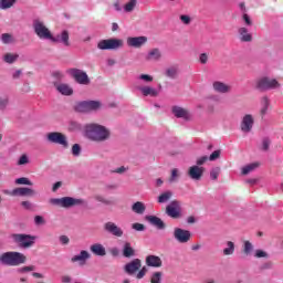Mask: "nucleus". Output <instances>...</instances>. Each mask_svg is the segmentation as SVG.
<instances>
[{"label": "nucleus", "mask_w": 283, "mask_h": 283, "mask_svg": "<svg viewBox=\"0 0 283 283\" xmlns=\"http://www.w3.org/2000/svg\"><path fill=\"white\" fill-rule=\"evenodd\" d=\"M34 222L35 224H45V220L41 216H35Z\"/></svg>", "instance_id": "69168bd1"}, {"label": "nucleus", "mask_w": 283, "mask_h": 283, "mask_svg": "<svg viewBox=\"0 0 283 283\" xmlns=\"http://www.w3.org/2000/svg\"><path fill=\"white\" fill-rule=\"evenodd\" d=\"M90 249L94 255H98L101 258L107 255V251L105 250V247H103V244L101 243H95L91 245Z\"/></svg>", "instance_id": "393cba45"}, {"label": "nucleus", "mask_w": 283, "mask_h": 283, "mask_svg": "<svg viewBox=\"0 0 283 283\" xmlns=\"http://www.w3.org/2000/svg\"><path fill=\"white\" fill-rule=\"evenodd\" d=\"M205 174V167L191 166L188 170V176L191 180H201Z\"/></svg>", "instance_id": "dca6fc26"}, {"label": "nucleus", "mask_w": 283, "mask_h": 283, "mask_svg": "<svg viewBox=\"0 0 283 283\" xmlns=\"http://www.w3.org/2000/svg\"><path fill=\"white\" fill-rule=\"evenodd\" d=\"M139 78H140L142 81H146L147 83H151V81H154V77H153L151 75H148V74H142V75L139 76Z\"/></svg>", "instance_id": "052dcab7"}, {"label": "nucleus", "mask_w": 283, "mask_h": 283, "mask_svg": "<svg viewBox=\"0 0 283 283\" xmlns=\"http://www.w3.org/2000/svg\"><path fill=\"white\" fill-rule=\"evenodd\" d=\"M145 43H147V39L145 36L127 39V45H129V48H142V45H145Z\"/></svg>", "instance_id": "4be33fe9"}, {"label": "nucleus", "mask_w": 283, "mask_h": 283, "mask_svg": "<svg viewBox=\"0 0 283 283\" xmlns=\"http://www.w3.org/2000/svg\"><path fill=\"white\" fill-rule=\"evenodd\" d=\"M147 275V268L144 266L138 270V273L136 274V280H143Z\"/></svg>", "instance_id": "c03bdc74"}, {"label": "nucleus", "mask_w": 283, "mask_h": 283, "mask_svg": "<svg viewBox=\"0 0 283 283\" xmlns=\"http://www.w3.org/2000/svg\"><path fill=\"white\" fill-rule=\"evenodd\" d=\"M270 105H271V101L269 99L268 96L261 97V109H260L261 116H266Z\"/></svg>", "instance_id": "bb28decb"}, {"label": "nucleus", "mask_w": 283, "mask_h": 283, "mask_svg": "<svg viewBox=\"0 0 283 283\" xmlns=\"http://www.w3.org/2000/svg\"><path fill=\"white\" fill-rule=\"evenodd\" d=\"M104 231H106V233H111V235H114L115 238H123L124 233L123 229L112 221L104 224Z\"/></svg>", "instance_id": "ddd939ff"}, {"label": "nucleus", "mask_w": 283, "mask_h": 283, "mask_svg": "<svg viewBox=\"0 0 283 283\" xmlns=\"http://www.w3.org/2000/svg\"><path fill=\"white\" fill-rule=\"evenodd\" d=\"M163 282V272H155L150 276V283H161Z\"/></svg>", "instance_id": "4c0bfd02"}, {"label": "nucleus", "mask_w": 283, "mask_h": 283, "mask_svg": "<svg viewBox=\"0 0 283 283\" xmlns=\"http://www.w3.org/2000/svg\"><path fill=\"white\" fill-rule=\"evenodd\" d=\"M163 59V52L160 49H153L148 52L146 61H160Z\"/></svg>", "instance_id": "a878e982"}, {"label": "nucleus", "mask_w": 283, "mask_h": 283, "mask_svg": "<svg viewBox=\"0 0 283 283\" xmlns=\"http://www.w3.org/2000/svg\"><path fill=\"white\" fill-rule=\"evenodd\" d=\"M172 114L176 116V118H184L185 120H189V118H191L189 111H187L180 106H174Z\"/></svg>", "instance_id": "412c9836"}, {"label": "nucleus", "mask_w": 283, "mask_h": 283, "mask_svg": "<svg viewBox=\"0 0 283 283\" xmlns=\"http://www.w3.org/2000/svg\"><path fill=\"white\" fill-rule=\"evenodd\" d=\"M11 238L20 249H30L31 247H34V240H36V237L23 233H13L11 234Z\"/></svg>", "instance_id": "20e7f679"}, {"label": "nucleus", "mask_w": 283, "mask_h": 283, "mask_svg": "<svg viewBox=\"0 0 283 283\" xmlns=\"http://www.w3.org/2000/svg\"><path fill=\"white\" fill-rule=\"evenodd\" d=\"M71 76H73L74 81H76V83L80 85H90V76H87V73L84 71L72 69Z\"/></svg>", "instance_id": "9b49d317"}, {"label": "nucleus", "mask_w": 283, "mask_h": 283, "mask_svg": "<svg viewBox=\"0 0 283 283\" xmlns=\"http://www.w3.org/2000/svg\"><path fill=\"white\" fill-rule=\"evenodd\" d=\"M18 59H19V54H17V53H6L3 55L4 63H9V64L15 63V61H18Z\"/></svg>", "instance_id": "473e14b6"}, {"label": "nucleus", "mask_w": 283, "mask_h": 283, "mask_svg": "<svg viewBox=\"0 0 283 283\" xmlns=\"http://www.w3.org/2000/svg\"><path fill=\"white\" fill-rule=\"evenodd\" d=\"M15 185H28L29 187H32L33 184L28 179V177H21L15 179Z\"/></svg>", "instance_id": "79ce46f5"}, {"label": "nucleus", "mask_w": 283, "mask_h": 283, "mask_svg": "<svg viewBox=\"0 0 283 283\" xmlns=\"http://www.w3.org/2000/svg\"><path fill=\"white\" fill-rule=\"evenodd\" d=\"M180 21H182L185 25H189V23H191V17L182 14L180 15Z\"/></svg>", "instance_id": "864d4df0"}, {"label": "nucleus", "mask_w": 283, "mask_h": 283, "mask_svg": "<svg viewBox=\"0 0 283 283\" xmlns=\"http://www.w3.org/2000/svg\"><path fill=\"white\" fill-rule=\"evenodd\" d=\"M282 84L275 78H271L269 76H263L259 78L255 83V90L259 92H269L271 90H280Z\"/></svg>", "instance_id": "7ed1b4c3"}, {"label": "nucleus", "mask_w": 283, "mask_h": 283, "mask_svg": "<svg viewBox=\"0 0 283 283\" xmlns=\"http://www.w3.org/2000/svg\"><path fill=\"white\" fill-rule=\"evenodd\" d=\"M171 198H174V192H171L170 190L165 191L163 193L159 195L157 202L159 205H163L165 202H169V200H171Z\"/></svg>", "instance_id": "c756f323"}, {"label": "nucleus", "mask_w": 283, "mask_h": 283, "mask_svg": "<svg viewBox=\"0 0 283 283\" xmlns=\"http://www.w3.org/2000/svg\"><path fill=\"white\" fill-rule=\"evenodd\" d=\"M74 108H75V112H80L82 114L90 112L87 108V101L78 102L77 104H75Z\"/></svg>", "instance_id": "c9c22d12"}, {"label": "nucleus", "mask_w": 283, "mask_h": 283, "mask_svg": "<svg viewBox=\"0 0 283 283\" xmlns=\"http://www.w3.org/2000/svg\"><path fill=\"white\" fill-rule=\"evenodd\" d=\"M17 3V0H0V10H10Z\"/></svg>", "instance_id": "72a5a7b5"}, {"label": "nucleus", "mask_w": 283, "mask_h": 283, "mask_svg": "<svg viewBox=\"0 0 283 283\" xmlns=\"http://www.w3.org/2000/svg\"><path fill=\"white\" fill-rule=\"evenodd\" d=\"M254 256L255 258H269V253L264 252L263 250H256Z\"/></svg>", "instance_id": "6e6d98bb"}, {"label": "nucleus", "mask_w": 283, "mask_h": 283, "mask_svg": "<svg viewBox=\"0 0 283 283\" xmlns=\"http://www.w3.org/2000/svg\"><path fill=\"white\" fill-rule=\"evenodd\" d=\"M8 103H10L8 98L0 97V109H6V107H8Z\"/></svg>", "instance_id": "13d9d810"}, {"label": "nucleus", "mask_w": 283, "mask_h": 283, "mask_svg": "<svg viewBox=\"0 0 283 283\" xmlns=\"http://www.w3.org/2000/svg\"><path fill=\"white\" fill-rule=\"evenodd\" d=\"M72 154L73 156H81V145L74 144L72 146Z\"/></svg>", "instance_id": "49530a36"}, {"label": "nucleus", "mask_w": 283, "mask_h": 283, "mask_svg": "<svg viewBox=\"0 0 283 283\" xmlns=\"http://www.w3.org/2000/svg\"><path fill=\"white\" fill-rule=\"evenodd\" d=\"M146 264L148 266H153L154 269H160V266H163V259H160V256L150 254L146 256Z\"/></svg>", "instance_id": "aec40b11"}, {"label": "nucleus", "mask_w": 283, "mask_h": 283, "mask_svg": "<svg viewBox=\"0 0 283 283\" xmlns=\"http://www.w3.org/2000/svg\"><path fill=\"white\" fill-rule=\"evenodd\" d=\"M239 39L242 43H251L253 41V35L249 33V29L241 27L238 29Z\"/></svg>", "instance_id": "a211bd4d"}, {"label": "nucleus", "mask_w": 283, "mask_h": 283, "mask_svg": "<svg viewBox=\"0 0 283 283\" xmlns=\"http://www.w3.org/2000/svg\"><path fill=\"white\" fill-rule=\"evenodd\" d=\"M212 87L218 94H229L231 92V85L220 81L213 82Z\"/></svg>", "instance_id": "f3484780"}, {"label": "nucleus", "mask_w": 283, "mask_h": 283, "mask_svg": "<svg viewBox=\"0 0 283 283\" xmlns=\"http://www.w3.org/2000/svg\"><path fill=\"white\" fill-rule=\"evenodd\" d=\"M9 196H21V188H15L11 192H9Z\"/></svg>", "instance_id": "774afa93"}, {"label": "nucleus", "mask_w": 283, "mask_h": 283, "mask_svg": "<svg viewBox=\"0 0 283 283\" xmlns=\"http://www.w3.org/2000/svg\"><path fill=\"white\" fill-rule=\"evenodd\" d=\"M51 205H55L56 207H63L64 209H70V207H76L84 205L83 199H75L72 197H63L60 199H51L50 200Z\"/></svg>", "instance_id": "39448f33"}, {"label": "nucleus", "mask_w": 283, "mask_h": 283, "mask_svg": "<svg viewBox=\"0 0 283 283\" xmlns=\"http://www.w3.org/2000/svg\"><path fill=\"white\" fill-rule=\"evenodd\" d=\"M27 258L20 252H4L0 255L1 264L4 266H19L25 264Z\"/></svg>", "instance_id": "f03ea898"}, {"label": "nucleus", "mask_w": 283, "mask_h": 283, "mask_svg": "<svg viewBox=\"0 0 283 283\" xmlns=\"http://www.w3.org/2000/svg\"><path fill=\"white\" fill-rule=\"evenodd\" d=\"M123 255L124 258H134V255H136V250L132 248V243L129 242L124 243Z\"/></svg>", "instance_id": "cd10ccee"}, {"label": "nucleus", "mask_w": 283, "mask_h": 283, "mask_svg": "<svg viewBox=\"0 0 283 283\" xmlns=\"http://www.w3.org/2000/svg\"><path fill=\"white\" fill-rule=\"evenodd\" d=\"M270 145H271V140H269V138L263 139V142H262L263 151H269Z\"/></svg>", "instance_id": "5fc2aeb1"}, {"label": "nucleus", "mask_w": 283, "mask_h": 283, "mask_svg": "<svg viewBox=\"0 0 283 283\" xmlns=\"http://www.w3.org/2000/svg\"><path fill=\"white\" fill-rule=\"evenodd\" d=\"M55 90H57V92H60V94H62L63 96H72L74 94V90H72V87H70V85L67 84H54Z\"/></svg>", "instance_id": "b1692460"}, {"label": "nucleus", "mask_w": 283, "mask_h": 283, "mask_svg": "<svg viewBox=\"0 0 283 283\" xmlns=\"http://www.w3.org/2000/svg\"><path fill=\"white\" fill-rule=\"evenodd\" d=\"M88 112H96L101 109L102 104L98 101H86Z\"/></svg>", "instance_id": "2f4dec72"}, {"label": "nucleus", "mask_w": 283, "mask_h": 283, "mask_svg": "<svg viewBox=\"0 0 283 283\" xmlns=\"http://www.w3.org/2000/svg\"><path fill=\"white\" fill-rule=\"evenodd\" d=\"M2 43H10L12 41V35L10 33H3L1 35Z\"/></svg>", "instance_id": "09e8293b"}, {"label": "nucleus", "mask_w": 283, "mask_h": 283, "mask_svg": "<svg viewBox=\"0 0 283 283\" xmlns=\"http://www.w3.org/2000/svg\"><path fill=\"white\" fill-rule=\"evenodd\" d=\"M70 129H72L73 132H76V129H81V124H78L76 122H71Z\"/></svg>", "instance_id": "680f3d73"}, {"label": "nucleus", "mask_w": 283, "mask_h": 283, "mask_svg": "<svg viewBox=\"0 0 283 283\" xmlns=\"http://www.w3.org/2000/svg\"><path fill=\"white\" fill-rule=\"evenodd\" d=\"M253 123H254L253 115L248 114L243 116L241 122V132H243L244 134H249V132L253 129Z\"/></svg>", "instance_id": "2eb2a0df"}, {"label": "nucleus", "mask_w": 283, "mask_h": 283, "mask_svg": "<svg viewBox=\"0 0 283 283\" xmlns=\"http://www.w3.org/2000/svg\"><path fill=\"white\" fill-rule=\"evenodd\" d=\"M124 42L120 39H107V40H101L97 43L98 50H118L123 48Z\"/></svg>", "instance_id": "6e6552de"}, {"label": "nucleus", "mask_w": 283, "mask_h": 283, "mask_svg": "<svg viewBox=\"0 0 283 283\" xmlns=\"http://www.w3.org/2000/svg\"><path fill=\"white\" fill-rule=\"evenodd\" d=\"M85 136L95 143H105V140H109L111 133L103 125L87 124L85 126Z\"/></svg>", "instance_id": "f257e3e1"}, {"label": "nucleus", "mask_w": 283, "mask_h": 283, "mask_svg": "<svg viewBox=\"0 0 283 283\" xmlns=\"http://www.w3.org/2000/svg\"><path fill=\"white\" fill-rule=\"evenodd\" d=\"M166 76H168V78H176V76H178V69H176V67L167 69Z\"/></svg>", "instance_id": "a19ab883"}, {"label": "nucleus", "mask_w": 283, "mask_h": 283, "mask_svg": "<svg viewBox=\"0 0 283 283\" xmlns=\"http://www.w3.org/2000/svg\"><path fill=\"white\" fill-rule=\"evenodd\" d=\"M242 19L245 22V24L253 25V21H251V18L249 17V14L244 13Z\"/></svg>", "instance_id": "0e129e2a"}, {"label": "nucleus", "mask_w": 283, "mask_h": 283, "mask_svg": "<svg viewBox=\"0 0 283 283\" xmlns=\"http://www.w3.org/2000/svg\"><path fill=\"white\" fill-rule=\"evenodd\" d=\"M140 269H143V261H140V259H134L124 266V271L127 275H135Z\"/></svg>", "instance_id": "f8f14e48"}, {"label": "nucleus", "mask_w": 283, "mask_h": 283, "mask_svg": "<svg viewBox=\"0 0 283 283\" xmlns=\"http://www.w3.org/2000/svg\"><path fill=\"white\" fill-rule=\"evenodd\" d=\"M139 92H142L143 96H158V92L151 86H142L139 87Z\"/></svg>", "instance_id": "c85d7f7f"}, {"label": "nucleus", "mask_w": 283, "mask_h": 283, "mask_svg": "<svg viewBox=\"0 0 283 283\" xmlns=\"http://www.w3.org/2000/svg\"><path fill=\"white\" fill-rule=\"evenodd\" d=\"M146 209L147 207H145V203L142 201H137L132 206V211H134V213H138L139 216H143Z\"/></svg>", "instance_id": "7c9ffc66"}, {"label": "nucleus", "mask_w": 283, "mask_h": 283, "mask_svg": "<svg viewBox=\"0 0 283 283\" xmlns=\"http://www.w3.org/2000/svg\"><path fill=\"white\" fill-rule=\"evenodd\" d=\"M132 229L135 231H145V224L143 223H133Z\"/></svg>", "instance_id": "603ef678"}, {"label": "nucleus", "mask_w": 283, "mask_h": 283, "mask_svg": "<svg viewBox=\"0 0 283 283\" xmlns=\"http://www.w3.org/2000/svg\"><path fill=\"white\" fill-rule=\"evenodd\" d=\"M33 30L39 39H49V41L52 39V32L41 20H34Z\"/></svg>", "instance_id": "1a4fd4ad"}, {"label": "nucleus", "mask_w": 283, "mask_h": 283, "mask_svg": "<svg viewBox=\"0 0 283 283\" xmlns=\"http://www.w3.org/2000/svg\"><path fill=\"white\" fill-rule=\"evenodd\" d=\"M34 265L23 266L18 270V273H29L30 271H34Z\"/></svg>", "instance_id": "8fccbe9b"}, {"label": "nucleus", "mask_w": 283, "mask_h": 283, "mask_svg": "<svg viewBox=\"0 0 283 283\" xmlns=\"http://www.w3.org/2000/svg\"><path fill=\"white\" fill-rule=\"evenodd\" d=\"M29 160H28V156L27 155H22L18 161V165H28Z\"/></svg>", "instance_id": "e2e57ef3"}, {"label": "nucleus", "mask_w": 283, "mask_h": 283, "mask_svg": "<svg viewBox=\"0 0 283 283\" xmlns=\"http://www.w3.org/2000/svg\"><path fill=\"white\" fill-rule=\"evenodd\" d=\"M166 214L168 218H172V220H178L182 218V207L180 201L172 200L167 207H166Z\"/></svg>", "instance_id": "423d86ee"}, {"label": "nucleus", "mask_w": 283, "mask_h": 283, "mask_svg": "<svg viewBox=\"0 0 283 283\" xmlns=\"http://www.w3.org/2000/svg\"><path fill=\"white\" fill-rule=\"evenodd\" d=\"M61 244H70V238L67 235L60 237Z\"/></svg>", "instance_id": "338daca9"}, {"label": "nucleus", "mask_w": 283, "mask_h": 283, "mask_svg": "<svg viewBox=\"0 0 283 283\" xmlns=\"http://www.w3.org/2000/svg\"><path fill=\"white\" fill-rule=\"evenodd\" d=\"M91 255H90V252L85 251V250H82L80 252V254L77 255H74L73 258H71V262H78V264L81 266L85 265V262H87V260H90Z\"/></svg>", "instance_id": "6ab92c4d"}, {"label": "nucleus", "mask_w": 283, "mask_h": 283, "mask_svg": "<svg viewBox=\"0 0 283 283\" xmlns=\"http://www.w3.org/2000/svg\"><path fill=\"white\" fill-rule=\"evenodd\" d=\"M220 154H221L220 150H214V151L210 155L209 160H211V161L218 160V158H220Z\"/></svg>", "instance_id": "4d7b16f0"}, {"label": "nucleus", "mask_w": 283, "mask_h": 283, "mask_svg": "<svg viewBox=\"0 0 283 283\" xmlns=\"http://www.w3.org/2000/svg\"><path fill=\"white\" fill-rule=\"evenodd\" d=\"M178 169L177 168H174L171 170V176L169 178V182H176V180H178Z\"/></svg>", "instance_id": "de8ad7c7"}, {"label": "nucleus", "mask_w": 283, "mask_h": 283, "mask_svg": "<svg viewBox=\"0 0 283 283\" xmlns=\"http://www.w3.org/2000/svg\"><path fill=\"white\" fill-rule=\"evenodd\" d=\"M53 43H63L66 48H70V32L67 30H64L61 32V34H57L56 36L51 35V40Z\"/></svg>", "instance_id": "4468645a"}, {"label": "nucleus", "mask_w": 283, "mask_h": 283, "mask_svg": "<svg viewBox=\"0 0 283 283\" xmlns=\"http://www.w3.org/2000/svg\"><path fill=\"white\" fill-rule=\"evenodd\" d=\"M199 61L202 65H206V63L209 61V55L207 53H201L199 55Z\"/></svg>", "instance_id": "3c124183"}, {"label": "nucleus", "mask_w": 283, "mask_h": 283, "mask_svg": "<svg viewBox=\"0 0 283 283\" xmlns=\"http://www.w3.org/2000/svg\"><path fill=\"white\" fill-rule=\"evenodd\" d=\"M136 3H137L136 0H129V2H127L124 6L125 12H134V8H136Z\"/></svg>", "instance_id": "ea45409f"}, {"label": "nucleus", "mask_w": 283, "mask_h": 283, "mask_svg": "<svg viewBox=\"0 0 283 283\" xmlns=\"http://www.w3.org/2000/svg\"><path fill=\"white\" fill-rule=\"evenodd\" d=\"M146 220L153 224V227H156L159 230L166 229V224L165 221H163V219L156 217V216H148L146 217Z\"/></svg>", "instance_id": "5701e85b"}, {"label": "nucleus", "mask_w": 283, "mask_h": 283, "mask_svg": "<svg viewBox=\"0 0 283 283\" xmlns=\"http://www.w3.org/2000/svg\"><path fill=\"white\" fill-rule=\"evenodd\" d=\"M253 251V243L250 241H244L243 244V253L245 255H251V252Z\"/></svg>", "instance_id": "58836bf2"}, {"label": "nucleus", "mask_w": 283, "mask_h": 283, "mask_svg": "<svg viewBox=\"0 0 283 283\" xmlns=\"http://www.w3.org/2000/svg\"><path fill=\"white\" fill-rule=\"evenodd\" d=\"M35 193L32 188H21V196H34Z\"/></svg>", "instance_id": "a18cd8bd"}, {"label": "nucleus", "mask_w": 283, "mask_h": 283, "mask_svg": "<svg viewBox=\"0 0 283 283\" xmlns=\"http://www.w3.org/2000/svg\"><path fill=\"white\" fill-rule=\"evenodd\" d=\"M258 167H260V164H256V163L250 164L242 168V175L247 176V175L251 174V171H253L254 169H258Z\"/></svg>", "instance_id": "e433bc0d"}, {"label": "nucleus", "mask_w": 283, "mask_h": 283, "mask_svg": "<svg viewBox=\"0 0 283 283\" xmlns=\"http://www.w3.org/2000/svg\"><path fill=\"white\" fill-rule=\"evenodd\" d=\"M220 176V167H214L210 171V178L211 180H218V177Z\"/></svg>", "instance_id": "37998d69"}, {"label": "nucleus", "mask_w": 283, "mask_h": 283, "mask_svg": "<svg viewBox=\"0 0 283 283\" xmlns=\"http://www.w3.org/2000/svg\"><path fill=\"white\" fill-rule=\"evenodd\" d=\"M233 253H235V243L228 241L227 248L223 249V255H233Z\"/></svg>", "instance_id": "f704fd0d"}, {"label": "nucleus", "mask_w": 283, "mask_h": 283, "mask_svg": "<svg viewBox=\"0 0 283 283\" xmlns=\"http://www.w3.org/2000/svg\"><path fill=\"white\" fill-rule=\"evenodd\" d=\"M46 139L49 143H53V145H61V147H64V149H67L70 147V144L67 143V136H65V134L63 133H49L46 135Z\"/></svg>", "instance_id": "0eeeda50"}, {"label": "nucleus", "mask_w": 283, "mask_h": 283, "mask_svg": "<svg viewBox=\"0 0 283 283\" xmlns=\"http://www.w3.org/2000/svg\"><path fill=\"white\" fill-rule=\"evenodd\" d=\"M174 238L177 242H180V244H187V242L191 240V232L182 228H175Z\"/></svg>", "instance_id": "9d476101"}, {"label": "nucleus", "mask_w": 283, "mask_h": 283, "mask_svg": "<svg viewBox=\"0 0 283 283\" xmlns=\"http://www.w3.org/2000/svg\"><path fill=\"white\" fill-rule=\"evenodd\" d=\"M209 160V157L208 156H202L200 158L197 159V165L198 167L205 165V163H207Z\"/></svg>", "instance_id": "bf43d9fd"}]
</instances>
